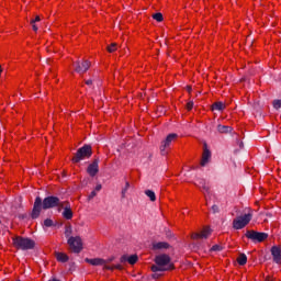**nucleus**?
Returning <instances> with one entry per match:
<instances>
[{
	"label": "nucleus",
	"instance_id": "6",
	"mask_svg": "<svg viewBox=\"0 0 281 281\" xmlns=\"http://www.w3.org/2000/svg\"><path fill=\"white\" fill-rule=\"evenodd\" d=\"M86 262L92 265V267H103V269H106L108 271H113V269H122V266H109V261L100 258L86 259Z\"/></svg>",
	"mask_w": 281,
	"mask_h": 281
},
{
	"label": "nucleus",
	"instance_id": "7",
	"mask_svg": "<svg viewBox=\"0 0 281 281\" xmlns=\"http://www.w3.org/2000/svg\"><path fill=\"white\" fill-rule=\"evenodd\" d=\"M68 245L74 254H80V251H82V238H80L79 236L69 237Z\"/></svg>",
	"mask_w": 281,
	"mask_h": 281
},
{
	"label": "nucleus",
	"instance_id": "33",
	"mask_svg": "<svg viewBox=\"0 0 281 281\" xmlns=\"http://www.w3.org/2000/svg\"><path fill=\"white\" fill-rule=\"evenodd\" d=\"M212 251H221V246L215 245L211 248Z\"/></svg>",
	"mask_w": 281,
	"mask_h": 281
},
{
	"label": "nucleus",
	"instance_id": "14",
	"mask_svg": "<svg viewBox=\"0 0 281 281\" xmlns=\"http://www.w3.org/2000/svg\"><path fill=\"white\" fill-rule=\"evenodd\" d=\"M99 167H98V160H94L92 164L89 165L87 172L90 175V177H95L99 172Z\"/></svg>",
	"mask_w": 281,
	"mask_h": 281
},
{
	"label": "nucleus",
	"instance_id": "13",
	"mask_svg": "<svg viewBox=\"0 0 281 281\" xmlns=\"http://www.w3.org/2000/svg\"><path fill=\"white\" fill-rule=\"evenodd\" d=\"M64 212H63V216L64 218H66V221H71V218H74V211H71V207L69 206V204L67 202H64Z\"/></svg>",
	"mask_w": 281,
	"mask_h": 281
},
{
	"label": "nucleus",
	"instance_id": "17",
	"mask_svg": "<svg viewBox=\"0 0 281 281\" xmlns=\"http://www.w3.org/2000/svg\"><path fill=\"white\" fill-rule=\"evenodd\" d=\"M137 260H138L137 255H131V256L124 255L123 257H121V262H128V265H135Z\"/></svg>",
	"mask_w": 281,
	"mask_h": 281
},
{
	"label": "nucleus",
	"instance_id": "36",
	"mask_svg": "<svg viewBox=\"0 0 281 281\" xmlns=\"http://www.w3.org/2000/svg\"><path fill=\"white\" fill-rule=\"evenodd\" d=\"M187 91L190 93L192 91V87L188 86Z\"/></svg>",
	"mask_w": 281,
	"mask_h": 281
},
{
	"label": "nucleus",
	"instance_id": "38",
	"mask_svg": "<svg viewBox=\"0 0 281 281\" xmlns=\"http://www.w3.org/2000/svg\"><path fill=\"white\" fill-rule=\"evenodd\" d=\"M92 83H93L92 80H87V81H86V85H92Z\"/></svg>",
	"mask_w": 281,
	"mask_h": 281
},
{
	"label": "nucleus",
	"instance_id": "16",
	"mask_svg": "<svg viewBox=\"0 0 281 281\" xmlns=\"http://www.w3.org/2000/svg\"><path fill=\"white\" fill-rule=\"evenodd\" d=\"M271 254L273 256L274 262L280 263L281 262V248L278 246L272 247Z\"/></svg>",
	"mask_w": 281,
	"mask_h": 281
},
{
	"label": "nucleus",
	"instance_id": "15",
	"mask_svg": "<svg viewBox=\"0 0 281 281\" xmlns=\"http://www.w3.org/2000/svg\"><path fill=\"white\" fill-rule=\"evenodd\" d=\"M212 157V153L209 151L207 147H204L202 159H201V166H205L210 162V159Z\"/></svg>",
	"mask_w": 281,
	"mask_h": 281
},
{
	"label": "nucleus",
	"instance_id": "34",
	"mask_svg": "<svg viewBox=\"0 0 281 281\" xmlns=\"http://www.w3.org/2000/svg\"><path fill=\"white\" fill-rule=\"evenodd\" d=\"M100 190H102V184H97L94 191L95 192H100Z\"/></svg>",
	"mask_w": 281,
	"mask_h": 281
},
{
	"label": "nucleus",
	"instance_id": "11",
	"mask_svg": "<svg viewBox=\"0 0 281 281\" xmlns=\"http://www.w3.org/2000/svg\"><path fill=\"white\" fill-rule=\"evenodd\" d=\"M211 234L212 229H210V227L206 226L201 231V233L192 234L191 238H193V240H199V238H209Z\"/></svg>",
	"mask_w": 281,
	"mask_h": 281
},
{
	"label": "nucleus",
	"instance_id": "35",
	"mask_svg": "<svg viewBox=\"0 0 281 281\" xmlns=\"http://www.w3.org/2000/svg\"><path fill=\"white\" fill-rule=\"evenodd\" d=\"M32 27H33V31H34V32H38V26H36V24L33 23V24H32Z\"/></svg>",
	"mask_w": 281,
	"mask_h": 281
},
{
	"label": "nucleus",
	"instance_id": "3",
	"mask_svg": "<svg viewBox=\"0 0 281 281\" xmlns=\"http://www.w3.org/2000/svg\"><path fill=\"white\" fill-rule=\"evenodd\" d=\"M12 240L13 247H15V249H22L23 251H27V249H32L36 245L34 240L22 236L13 237Z\"/></svg>",
	"mask_w": 281,
	"mask_h": 281
},
{
	"label": "nucleus",
	"instance_id": "2",
	"mask_svg": "<svg viewBox=\"0 0 281 281\" xmlns=\"http://www.w3.org/2000/svg\"><path fill=\"white\" fill-rule=\"evenodd\" d=\"M156 265L151 266V271L157 273V271H170L175 269L172 261H170V256L168 255H158L155 258Z\"/></svg>",
	"mask_w": 281,
	"mask_h": 281
},
{
	"label": "nucleus",
	"instance_id": "29",
	"mask_svg": "<svg viewBox=\"0 0 281 281\" xmlns=\"http://www.w3.org/2000/svg\"><path fill=\"white\" fill-rule=\"evenodd\" d=\"M273 108L274 109H281V100L273 101Z\"/></svg>",
	"mask_w": 281,
	"mask_h": 281
},
{
	"label": "nucleus",
	"instance_id": "30",
	"mask_svg": "<svg viewBox=\"0 0 281 281\" xmlns=\"http://www.w3.org/2000/svg\"><path fill=\"white\" fill-rule=\"evenodd\" d=\"M193 108H194V102L189 101V102L187 103V109H188L189 111H192Z\"/></svg>",
	"mask_w": 281,
	"mask_h": 281
},
{
	"label": "nucleus",
	"instance_id": "12",
	"mask_svg": "<svg viewBox=\"0 0 281 281\" xmlns=\"http://www.w3.org/2000/svg\"><path fill=\"white\" fill-rule=\"evenodd\" d=\"M195 186L200 188V190L203 192L204 196H207L210 194V184L205 182V180L200 179L195 182Z\"/></svg>",
	"mask_w": 281,
	"mask_h": 281
},
{
	"label": "nucleus",
	"instance_id": "26",
	"mask_svg": "<svg viewBox=\"0 0 281 281\" xmlns=\"http://www.w3.org/2000/svg\"><path fill=\"white\" fill-rule=\"evenodd\" d=\"M128 188H131V183H125V188L122 190V199H126V192H128Z\"/></svg>",
	"mask_w": 281,
	"mask_h": 281
},
{
	"label": "nucleus",
	"instance_id": "10",
	"mask_svg": "<svg viewBox=\"0 0 281 281\" xmlns=\"http://www.w3.org/2000/svg\"><path fill=\"white\" fill-rule=\"evenodd\" d=\"M89 67H91V63L89 60H83L81 64H76L75 71H77V74H86V71H89Z\"/></svg>",
	"mask_w": 281,
	"mask_h": 281
},
{
	"label": "nucleus",
	"instance_id": "23",
	"mask_svg": "<svg viewBox=\"0 0 281 281\" xmlns=\"http://www.w3.org/2000/svg\"><path fill=\"white\" fill-rule=\"evenodd\" d=\"M217 131H218V133H231L232 127H229L227 125H218Z\"/></svg>",
	"mask_w": 281,
	"mask_h": 281
},
{
	"label": "nucleus",
	"instance_id": "18",
	"mask_svg": "<svg viewBox=\"0 0 281 281\" xmlns=\"http://www.w3.org/2000/svg\"><path fill=\"white\" fill-rule=\"evenodd\" d=\"M170 245L166 241H158L153 244V249H168Z\"/></svg>",
	"mask_w": 281,
	"mask_h": 281
},
{
	"label": "nucleus",
	"instance_id": "19",
	"mask_svg": "<svg viewBox=\"0 0 281 281\" xmlns=\"http://www.w3.org/2000/svg\"><path fill=\"white\" fill-rule=\"evenodd\" d=\"M56 258L58 262H67V260H69V256L65 252H56Z\"/></svg>",
	"mask_w": 281,
	"mask_h": 281
},
{
	"label": "nucleus",
	"instance_id": "37",
	"mask_svg": "<svg viewBox=\"0 0 281 281\" xmlns=\"http://www.w3.org/2000/svg\"><path fill=\"white\" fill-rule=\"evenodd\" d=\"M266 281H273V278L272 277H267Z\"/></svg>",
	"mask_w": 281,
	"mask_h": 281
},
{
	"label": "nucleus",
	"instance_id": "9",
	"mask_svg": "<svg viewBox=\"0 0 281 281\" xmlns=\"http://www.w3.org/2000/svg\"><path fill=\"white\" fill-rule=\"evenodd\" d=\"M246 237L254 240V243H262V240H267V234L258 233L256 231H248Z\"/></svg>",
	"mask_w": 281,
	"mask_h": 281
},
{
	"label": "nucleus",
	"instance_id": "31",
	"mask_svg": "<svg viewBox=\"0 0 281 281\" xmlns=\"http://www.w3.org/2000/svg\"><path fill=\"white\" fill-rule=\"evenodd\" d=\"M98 194V191H92L90 194H89V200L91 201V199L95 198Z\"/></svg>",
	"mask_w": 281,
	"mask_h": 281
},
{
	"label": "nucleus",
	"instance_id": "28",
	"mask_svg": "<svg viewBox=\"0 0 281 281\" xmlns=\"http://www.w3.org/2000/svg\"><path fill=\"white\" fill-rule=\"evenodd\" d=\"M65 236H66L67 238H69V236H71V226H67V227H66Z\"/></svg>",
	"mask_w": 281,
	"mask_h": 281
},
{
	"label": "nucleus",
	"instance_id": "24",
	"mask_svg": "<svg viewBox=\"0 0 281 281\" xmlns=\"http://www.w3.org/2000/svg\"><path fill=\"white\" fill-rule=\"evenodd\" d=\"M153 19H154L155 21H158V23H161V21H164V15H162L161 13H155V14L153 15Z\"/></svg>",
	"mask_w": 281,
	"mask_h": 281
},
{
	"label": "nucleus",
	"instance_id": "32",
	"mask_svg": "<svg viewBox=\"0 0 281 281\" xmlns=\"http://www.w3.org/2000/svg\"><path fill=\"white\" fill-rule=\"evenodd\" d=\"M41 21V16H36L34 20L31 21V25H34V23H38Z\"/></svg>",
	"mask_w": 281,
	"mask_h": 281
},
{
	"label": "nucleus",
	"instance_id": "27",
	"mask_svg": "<svg viewBox=\"0 0 281 281\" xmlns=\"http://www.w3.org/2000/svg\"><path fill=\"white\" fill-rule=\"evenodd\" d=\"M52 225H54V221H52L50 218H47L44 221V226L45 227H52Z\"/></svg>",
	"mask_w": 281,
	"mask_h": 281
},
{
	"label": "nucleus",
	"instance_id": "8",
	"mask_svg": "<svg viewBox=\"0 0 281 281\" xmlns=\"http://www.w3.org/2000/svg\"><path fill=\"white\" fill-rule=\"evenodd\" d=\"M177 134H169L165 140L161 142L160 145V153L161 155H168V148H170V145L172 142H177Z\"/></svg>",
	"mask_w": 281,
	"mask_h": 281
},
{
	"label": "nucleus",
	"instance_id": "25",
	"mask_svg": "<svg viewBox=\"0 0 281 281\" xmlns=\"http://www.w3.org/2000/svg\"><path fill=\"white\" fill-rule=\"evenodd\" d=\"M116 50H117V44L112 43L110 46H108V52L110 54H113V52H116Z\"/></svg>",
	"mask_w": 281,
	"mask_h": 281
},
{
	"label": "nucleus",
	"instance_id": "5",
	"mask_svg": "<svg viewBox=\"0 0 281 281\" xmlns=\"http://www.w3.org/2000/svg\"><path fill=\"white\" fill-rule=\"evenodd\" d=\"M91 155H92L91 146L85 145L83 147H81L77 150L76 155L72 158V162L79 164V161L89 159V157H91Z\"/></svg>",
	"mask_w": 281,
	"mask_h": 281
},
{
	"label": "nucleus",
	"instance_id": "22",
	"mask_svg": "<svg viewBox=\"0 0 281 281\" xmlns=\"http://www.w3.org/2000/svg\"><path fill=\"white\" fill-rule=\"evenodd\" d=\"M146 196L153 202L157 201V195L155 194V191L153 190H146L145 191Z\"/></svg>",
	"mask_w": 281,
	"mask_h": 281
},
{
	"label": "nucleus",
	"instance_id": "20",
	"mask_svg": "<svg viewBox=\"0 0 281 281\" xmlns=\"http://www.w3.org/2000/svg\"><path fill=\"white\" fill-rule=\"evenodd\" d=\"M225 110V103L223 102H215L212 105V111H223Z\"/></svg>",
	"mask_w": 281,
	"mask_h": 281
},
{
	"label": "nucleus",
	"instance_id": "1",
	"mask_svg": "<svg viewBox=\"0 0 281 281\" xmlns=\"http://www.w3.org/2000/svg\"><path fill=\"white\" fill-rule=\"evenodd\" d=\"M58 205L59 207H64L65 203L60 202L56 196H48L44 201L41 198H36L31 216L32 218H38L41 216V210H49Z\"/></svg>",
	"mask_w": 281,
	"mask_h": 281
},
{
	"label": "nucleus",
	"instance_id": "4",
	"mask_svg": "<svg viewBox=\"0 0 281 281\" xmlns=\"http://www.w3.org/2000/svg\"><path fill=\"white\" fill-rule=\"evenodd\" d=\"M251 218H254V214L251 212L236 217L233 221L234 229H243V228L247 227V225H249V223L251 222Z\"/></svg>",
	"mask_w": 281,
	"mask_h": 281
},
{
	"label": "nucleus",
	"instance_id": "21",
	"mask_svg": "<svg viewBox=\"0 0 281 281\" xmlns=\"http://www.w3.org/2000/svg\"><path fill=\"white\" fill-rule=\"evenodd\" d=\"M237 262L238 265H240L241 267L247 265V255L241 254L237 257Z\"/></svg>",
	"mask_w": 281,
	"mask_h": 281
}]
</instances>
